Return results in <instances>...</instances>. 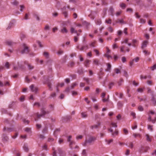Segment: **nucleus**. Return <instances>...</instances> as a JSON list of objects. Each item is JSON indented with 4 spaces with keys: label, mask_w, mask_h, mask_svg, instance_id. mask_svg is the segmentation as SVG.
<instances>
[{
    "label": "nucleus",
    "mask_w": 156,
    "mask_h": 156,
    "mask_svg": "<svg viewBox=\"0 0 156 156\" xmlns=\"http://www.w3.org/2000/svg\"><path fill=\"white\" fill-rule=\"evenodd\" d=\"M96 140V137L94 136H90L88 139H86L85 142L83 144V145L84 146H87V143H88L90 144L91 143H94V142Z\"/></svg>",
    "instance_id": "1"
},
{
    "label": "nucleus",
    "mask_w": 156,
    "mask_h": 156,
    "mask_svg": "<svg viewBox=\"0 0 156 156\" xmlns=\"http://www.w3.org/2000/svg\"><path fill=\"white\" fill-rule=\"evenodd\" d=\"M45 108L44 106H42L41 109V114H37V115L38 118H40L41 117L44 116L46 114H49L50 112V111H45Z\"/></svg>",
    "instance_id": "2"
},
{
    "label": "nucleus",
    "mask_w": 156,
    "mask_h": 156,
    "mask_svg": "<svg viewBox=\"0 0 156 156\" xmlns=\"http://www.w3.org/2000/svg\"><path fill=\"white\" fill-rule=\"evenodd\" d=\"M22 45L23 49L21 51V53L23 54L28 53L30 51L28 47L25 44H23Z\"/></svg>",
    "instance_id": "3"
},
{
    "label": "nucleus",
    "mask_w": 156,
    "mask_h": 156,
    "mask_svg": "<svg viewBox=\"0 0 156 156\" xmlns=\"http://www.w3.org/2000/svg\"><path fill=\"white\" fill-rule=\"evenodd\" d=\"M103 69L102 68H101L100 69L99 72L98 73V79L99 80H101L102 79L103 76L104 75V73L103 72Z\"/></svg>",
    "instance_id": "4"
},
{
    "label": "nucleus",
    "mask_w": 156,
    "mask_h": 156,
    "mask_svg": "<svg viewBox=\"0 0 156 156\" xmlns=\"http://www.w3.org/2000/svg\"><path fill=\"white\" fill-rule=\"evenodd\" d=\"M2 141L4 142H7L9 139L8 137L5 134H3L2 136Z\"/></svg>",
    "instance_id": "5"
},
{
    "label": "nucleus",
    "mask_w": 156,
    "mask_h": 156,
    "mask_svg": "<svg viewBox=\"0 0 156 156\" xmlns=\"http://www.w3.org/2000/svg\"><path fill=\"white\" fill-rule=\"evenodd\" d=\"M30 88L32 91L34 92L35 93H36L38 90V88L34 87V84L31 85L30 86Z\"/></svg>",
    "instance_id": "6"
},
{
    "label": "nucleus",
    "mask_w": 156,
    "mask_h": 156,
    "mask_svg": "<svg viewBox=\"0 0 156 156\" xmlns=\"http://www.w3.org/2000/svg\"><path fill=\"white\" fill-rule=\"evenodd\" d=\"M115 23H113V25H115V23H123V24H126V22H125L123 21V19L120 20V19H118L117 20H115Z\"/></svg>",
    "instance_id": "7"
},
{
    "label": "nucleus",
    "mask_w": 156,
    "mask_h": 156,
    "mask_svg": "<svg viewBox=\"0 0 156 156\" xmlns=\"http://www.w3.org/2000/svg\"><path fill=\"white\" fill-rule=\"evenodd\" d=\"M148 43V41H144L141 47V48L142 49H144V48H146L147 46V44Z\"/></svg>",
    "instance_id": "8"
},
{
    "label": "nucleus",
    "mask_w": 156,
    "mask_h": 156,
    "mask_svg": "<svg viewBox=\"0 0 156 156\" xmlns=\"http://www.w3.org/2000/svg\"><path fill=\"white\" fill-rule=\"evenodd\" d=\"M60 32L62 34H66L68 32V30L66 27H63L60 30Z\"/></svg>",
    "instance_id": "9"
},
{
    "label": "nucleus",
    "mask_w": 156,
    "mask_h": 156,
    "mask_svg": "<svg viewBox=\"0 0 156 156\" xmlns=\"http://www.w3.org/2000/svg\"><path fill=\"white\" fill-rule=\"evenodd\" d=\"M3 130V131H6L7 132L9 133L13 131V128H7V129H6L5 127H4Z\"/></svg>",
    "instance_id": "10"
},
{
    "label": "nucleus",
    "mask_w": 156,
    "mask_h": 156,
    "mask_svg": "<svg viewBox=\"0 0 156 156\" xmlns=\"http://www.w3.org/2000/svg\"><path fill=\"white\" fill-rule=\"evenodd\" d=\"M101 125V123L100 122H98V124L96 125H94L93 126H91L90 127V128L92 129H97Z\"/></svg>",
    "instance_id": "11"
},
{
    "label": "nucleus",
    "mask_w": 156,
    "mask_h": 156,
    "mask_svg": "<svg viewBox=\"0 0 156 156\" xmlns=\"http://www.w3.org/2000/svg\"><path fill=\"white\" fill-rule=\"evenodd\" d=\"M114 9L112 6L110 7L109 9V12L111 15L113 16L114 15L113 13L114 12Z\"/></svg>",
    "instance_id": "12"
},
{
    "label": "nucleus",
    "mask_w": 156,
    "mask_h": 156,
    "mask_svg": "<svg viewBox=\"0 0 156 156\" xmlns=\"http://www.w3.org/2000/svg\"><path fill=\"white\" fill-rule=\"evenodd\" d=\"M151 101L154 106L156 105V99L153 96L152 97Z\"/></svg>",
    "instance_id": "13"
},
{
    "label": "nucleus",
    "mask_w": 156,
    "mask_h": 156,
    "mask_svg": "<svg viewBox=\"0 0 156 156\" xmlns=\"http://www.w3.org/2000/svg\"><path fill=\"white\" fill-rule=\"evenodd\" d=\"M90 61V60H89L87 59L84 62V65L85 66L87 67H89V62Z\"/></svg>",
    "instance_id": "14"
},
{
    "label": "nucleus",
    "mask_w": 156,
    "mask_h": 156,
    "mask_svg": "<svg viewBox=\"0 0 156 156\" xmlns=\"http://www.w3.org/2000/svg\"><path fill=\"white\" fill-rule=\"evenodd\" d=\"M6 44L8 45L12 46L15 43L12 41H7L6 42Z\"/></svg>",
    "instance_id": "15"
},
{
    "label": "nucleus",
    "mask_w": 156,
    "mask_h": 156,
    "mask_svg": "<svg viewBox=\"0 0 156 156\" xmlns=\"http://www.w3.org/2000/svg\"><path fill=\"white\" fill-rule=\"evenodd\" d=\"M146 137L147 141L148 142H151V139L150 136L148 134H146Z\"/></svg>",
    "instance_id": "16"
},
{
    "label": "nucleus",
    "mask_w": 156,
    "mask_h": 156,
    "mask_svg": "<svg viewBox=\"0 0 156 156\" xmlns=\"http://www.w3.org/2000/svg\"><path fill=\"white\" fill-rule=\"evenodd\" d=\"M107 68L105 70L106 71H110L111 67V65L109 63L107 64Z\"/></svg>",
    "instance_id": "17"
},
{
    "label": "nucleus",
    "mask_w": 156,
    "mask_h": 156,
    "mask_svg": "<svg viewBox=\"0 0 156 156\" xmlns=\"http://www.w3.org/2000/svg\"><path fill=\"white\" fill-rule=\"evenodd\" d=\"M115 85V83L114 82H112L108 84V88L110 89H111L112 88V87L114 86Z\"/></svg>",
    "instance_id": "18"
},
{
    "label": "nucleus",
    "mask_w": 156,
    "mask_h": 156,
    "mask_svg": "<svg viewBox=\"0 0 156 156\" xmlns=\"http://www.w3.org/2000/svg\"><path fill=\"white\" fill-rule=\"evenodd\" d=\"M28 68L29 70L33 69L34 68V66L30 64H28Z\"/></svg>",
    "instance_id": "19"
},
{
    "label": "nucleus",
    "mask_w": 156,
    "mask_h": 156,
    "mask_svg": "<svg viewBox=\"0 0 156 156\" xmlns=\"http://www.w3.org/2000/svg\"><path fill=\"white\" fill-rule=\"evenodd\" d=\"M70 30L72 34L73 33H77V31L75 30V29L73 27L71 28Z\"/></svg>",
    "instance_id": "20"
},
{
    "label": "nucleus",
    "mask_w": 156,
    "mask_h": 156,
    "mask_svg": "<svg viewBox=\"0 0 156 156\" xmlns=\"http://www.w3.org/2000/svg\"><path fill=\"white\" fill-rule=\"evenodd\" d=\"M49 107L50 108V110L49 111H50V112L54 110V105L52 104H50L49 105Z\"/></svg>",
    "instance_id": "21"
},
{
    "label": "nucleus",
    "mask_w": 156,
    "mask_h": 156,
    "mask_svg": "<svg viewBox=\"0 0 156 156\" xmlns=\"http://www.w3.org/2000/svg\"><path fill=\"white\" fill-rule=\"evenodd\" d=\"M43 55L46 58H48L49 57V54L48 52H44L43 53Z\"/></svg>",
    "instance_id": "22"
},
{
    "label": "nucleus",
    "mask_w": 156,
    "mask_h": 156,
    "mask_svg": "<svg viewBox=\"0 0 156 156\" xmlns=\"http://www.w3.org/2000/svg\"><path fill=\"white\" fill-rule=\"evenodd\" d=\"M75 142L73 141H71L70 142V143L69 144V147L71 149H73V147H72V145L73 144H75Z\"/></svg>",
    "instance_id": "23"
},
{
    "label": "nucleus",
    "mask_w": 156,
    "mask_h": 156,
    "mask_svg": "<svg viewBox=\"0 0 156 156\" xmlns=\"http://www.w3.org/2000/svg\"><path fill=\"white\" fill-rule=\"evenodd\" d=\"M82 117L83 118H86L87 117V115L85 112H82L81 114Z\"/></svg>",
    "instance_id": "24"
},
{
    "label": "nucleus",
    "mask_w": 156,
    "mask_h": 156,
    "mask_svg": "<svg viewBox=\"0 0 156 156\" xmlns=\"http://www.w3.org/2000/svg\"><path fill=\"white\" fill-rule=\"evenodd\" d=\"M48 128L47 127H45L42 130V133H47Z\"/></svg>",
    "instance_id": "25"
},
{
    "label": "nucleus",
    "mask_w": 156,
    "mask_h": 156,
    "mask_svg": "<svg viewBox=\"0 0 156 156\" xmlns=\"http://www.w3.org/2000/svg\"><path fill=\"white\" fill-rule=\"evenodd\" d=\"M120 6L123 9H125L126 7V5L124 3H122L120 4Z\"/></svg>",
    "instance_id": "26"
},
{
    "label": "nucleus",
    "mask_w": 156,
    "mask_h": 156,
    "mask_svg": "<svg viewBox=\"0 0 156 156\" xmlns=\"http://www.w3.org/2000/svg\"><path fill=\"white\" fill-rule=\"evenodd\" d=\"M117 105L119 108H121L123 106V104L121 101H119L118 102Z\"/></svg>",
    "instance_id": "27"
},
{
    "label": "nucleus",
    "mask_w": 156,
    "mask_h": 156,
    "mask_svg": "<svg viewBox=\"0 0 156 156\" xmlns=\"http://www.w3.org/2000/svg\"><path fill=\"white\" fill-rule=\"evenodd\" d=\"M23 148L24 150L27 152L29 151V148L27 146L24 145L23 147Z\"/></svg>",
    "instance_id": "28"
},
{
    "label": "nucleus",
    "mask_w": 156,
    "mask_h": 156,
    "mask_svg": "<svg viewBox=\"0 0 156 156\" xmlns=\"http://www.w3.org/2000/svg\"><path fill=\"white\" fill-rule=\"evenodd\" d=\"M140 22L141 23L144 24L146 22V20L142 18L140 19Z\"/></svg>",
    "instance_id": "29"
},
{
    "label": "nucleus",
    "mask_w": 156,
    "mask_h": 156,
    "mask_svg": "<svg viewBox=\"0 0 156 156\" xmlns=\"http://www.w3.org/2000/svg\"><path fill=\"white\" fill-rule=\"evenodd\" d=\"M147 93H150V94H153V92L152 91L151 89L149 87L147 88Z\"/></svg>",
    "instance_id": "30"
},
{
    "label": "nucleus",
    "mask_w": 156,
    "mask_h": 156,
    "mask_svg": "<svg viewBox=\"0 0 156 156\" xmlns=\"http://www.w3.org/2000/svg\"><path fill=\"white\" fill-rule=\"evenodd\" d=\"M34 106H36L37 107H39L40 106V104L39 102H36L34 104Z\"/></svg>",
    "instance_id": "31"
},
{
    "label": "nucleus",
    "mask_w": 156,
    "mask_h": 156,
    "mask_svg": "<svg viewBox=\"0 0 156 156\" xmlns=\"http://www.w3.org/2000/svg\"><path fill=\"white\" fill-rule=\"evenodd\" d=\"M13 23L12 22H10L9 24V25L7 28V30L9 29L13 26Z\"/></svg>",
    "instance_id": "32"
},
{
    "label": "nucleus",
    "mask_w": 156,
    "mask_h": 156,
    "mask_svg": "<svg viewBox=\"0 0 156 156\" xmlns=\"http://www.w3.org/2000/svg\"><path fill=\"white\" fill-rule=\"evenodd\" d=\"M25 131L28 133H31V129L29 128H25Z\"/></svg>",
    "instance_id": "33"
},
{
    "label": "nucleus",
    "mask_w": 156,
    "mask_h": 156,
    "mask_svg": "<svg viewBox=\"0 0 156 156\" xmlns=\"http://www.w3.org/2000/svg\"><path fill=\"white\" fill-rule=\"evenodd\" d=\"M56 96V94L54 92V93H51V94L50 97H49V98H54Z\"/></svg>",
    "instance_id": "34"
},
{
    "label": "nucleus",
    "mask_w": 156,
    "mask_h": 156,
    "mask_svg": "<svg viewBox=\"0 0 156 156\" xmlns=\"http://www.w3.org/2000/svg\"><path fill=\"white\" fill-rule=\"evenodd\" d=\"M18 66L21 69H23L25 68V67L24 66H23L21 64H20L19 62L18 63Z\"/></svg>",
    "instance_id": "35"
},
{
    "label": "nucleus",
    "mask_w": 156,
    "mask_h": 156,
    "mask_svg": "<svg viewBox=\"0 0 156 156\" xmlns=\"http://www.w3.org/2000/svg\"><path fill=\"white\" fill-rule=\"evenodd\" d=\"M114 71L115 72V73L117 74L120 73L121 72L120 70L118 68L115 69H114Z\"/></svg>",
    "instance_id": "36"
},
{
    "label": "nucleus",
    "mask_w": 156,
    "mask_h": 156,
    "mask_svg": "<svg viewBox=\"0 0 156 156\" xmlns=\"http://www.w3.org/2000/svg\"><path fill=\"white\" fill-rule=\"evenodd\" d=\"M130 115L131 116H133V119H135L136 118V114L135 112H131Z\"/></svg>",
    "instance_id": "37"
},
{
    "label": "nucleus",
    "mask_w": 156,
    "mask_h": 156,
    "mask_svg": "<svg viewBox=\"0 0 156 156\" xmlns=\"http://www.w3.org/2000/svg\"><path fill=\"white\" fill-rule=\"evenodd\" d=\"M144 88H138L137 90V91L138 92H140L141 93H142L143 92L144 89Z\"/></svg>",
    "instance_id": "38"
},
{
    "label": "nucleus",
    "mask_w": 156,
    "mask_h": 156,
    "mask_svg": "<svg viewBox=\"0 0 156 156\" xmlns=\"http://www.w3.org/2000/svg\"><path fill=\"white\" fill-rule=\"evenodd\" d=\"M129 147L131 148L132 149L133 147V143L132 142H130L129 143Z\"/></svg>",
    "instance_id": "39"
},
{
    "label": "nucleus",
    "mask_w": 156,
    "mask_h": 156,
    "mask_svg": "<svg viewBox=\"0 0 156 156\" xmlns=\"http://www.w3.org/2000/svg\"><path fill=\"white\" fill-rule=\"evenodd\" d=\"M138 109L139 111H142L144 110V108L141 106H139L138 107Z\"/></svg>",
    "instance_id": "40"
},
{
    "label": "nucleus",
    "mask_w": 156,
    "mask_h": 156,
    "mask_svg": "<svg viewBox=\"0 0 156 156\" xmlns=\"http://www.w3.org/2000/svg\"><path fill=\"white\" fill-rule=\"evenodd\" d=\"M75 64V63L73 62H70L69 63V66H70L71 67L73 66Z\"/></svg>",
    "instance_id": "41"
},
{
    "label": "nucleus",
    "mask_w": 156,
    "mask_h": 156,
    "mask_svg": "<svg viewBox=\"0 0 156 156\" xmlns=\"http://www.w3.org/2000/svg\"><path fill=\"white\" fill-rule=\"evenodd\" d=\"M22 121L24 123L27 124H28L29 122V121L28 120H26L25 119H23Z\"/></svg>",
    "instance_id": "42"
},
{
    "label": "nucleus",
    "mask_w": 156,
    "mask_h": 156,
    "mask_svg": "<svg viewBox=\"0 0 156 156\" xmlns=\"http://www.w3.org/2000/svg\"><path fill=\"white\" fill-rule=\"evenodd\" d=\"M63 14L64 15L65 17L66 18L68 16V12L67 11L64 12H62Z\"/></svg>",
    "instance_id": "43"
},
{
    "label": "nucleus",
    "mask_w": 156,
    "mask_h": 156,
    "mask_svg": "<svg viewBox=\"0 0 156 156\" xmlns=\"http://www.w3.org/2000/svg\"><path fill=\"white\" fill-rule=\"evenodd\" d=\"M108 30L109 32L111 33L113 31L112 28L111 27H109L108 28Z\"/></svg>",
    "instance_id": "44"
},
{
    "label": "nucleus",
    "mask_w": 156,
    "mask_h": 156,
    "mask_svg": "<svg viewBox=\"0 0 156 156\" xmlns=\"http://www.w3.org/2000/svg\"><path fill=\"white\" fill-rule=\"evenodd\" d=\"M101 23V19H99L97 20L96 23L97 25H100Z\"/></svg>",
    "instance_id": "45"
},
{
    "label": "nucleus",
    "mask_w": 156,
    "mask_h": 156,
    "mask_svg": "<svg viewBox=\"0 0 156 156\" xmlns=\"http://www.w3.org/2000/svg\"><path fill=\"white\" fill-rule=\"evenodd\" d=\"M111 20L110 19H109L108 20H105V23L108 24H110L111 23Z\"/></svg>",
    "instance_id": "46"
},
{
    "label": "nucleus",
    "mask_w": 156,
    "mask_h": 156,
    "mask_svg": "<svg viewBox=\"0 0 156 156\" xmlns=\"http://www.w3.org/2000/svg\"><path fill=\"white\" fill-rule=\"evenodd\" d=\"M50 29V27L48 25H47L45 26L44 27V30H49Z\"/></svg>",
    "instance_id": "47"
},
{
    "label": "nucleus",
    "mask_w": 156,
    "mask_h": 156,
    "mask_svg": "<svg viewBox=\"0 0 156 156\" xmlns=\"http://www.w3.org/2000/svg\"><path fill=\"white\" fill-rule=\"evenodd\" d=\"M98 62L99 61L97 59H94V63L97 65H98Z\"/></svg>",
    "instance_id": "48"
},
{
    "label": "nucleus",
    "mask_w": 156,
    "mask_h": 156,
    "mask_svg": "<svg viewBox=\"0 0 156 156\" xmlns=\"http://www.w3.org/2000/svg\"><path fill=\"white\" fill-rule=\"evenodd\" d=\"M83 80H85L88 84L89 83V79L88 78H83Z\"/></svg>",
    "instance_id": "49"
},
{
    "label": "nucleus",
    "mask_w": 156,
    "mask_h": 156,
    "mask_svg": "<svg viewBox=\"0 0 156 156\" xmlns=\"http://www.w3.org/2000/svg\"><path fill=\"white\" fill-rule=\"evenodd\" d=\"M119 133L118 131L116 130L114 133H112V135L113 136H114L115 135H117Z\"/></svg>",
    "instance_id": "50"
},
{
    "label": "nucleus",
    "mask_w": 156,
    "mask_h": 156,
    "mask_svg": "<svg viewBox=\"0 0 156 156\" xmlns=\"http://www.w3.org/2000/svg\"><path fill=\"white\" fill-rule=\"evenodd\" d=\"M19 99L21 101H23L24 100V97L23 96H21Z\"/></svg>",
    "instance_id": "51"
},
{
    "label": "nucleus",
    "mask_w": 156,
    "mask_h": 156,
    "mask_svg": "<svg viewBox=\"0 0 156 156\" xmlns=\"http://www.w3.org/2000/svg\"><path fill=\"white\" fill-rule=\"evenodd\" d=\"M13 5H17L19 3L16 0L14 2L12 3Z\"/></svg>",
    "instance_id": "52"
},
{
    "label": "nucleus",
    "mask_w": 156,
    "mask_h": 156,
    "mask_svg": "<svg viewBox=\"0 0 156 156\" xmlns=\"http://www.w3.org/2000/svg\"><path fill=\"white\" fill-rule=\"evenodd\" d=\"M52 15L54 17H56L58 15V13L57 12H55L52 13Z\"/></svg>",
    "instance_id": "53"
},
{
    "label": "nucleus",
    "mask_w": 156,
    "mask_h": 156,
    "mask_svg": "<svg viewBox=\"0 0 156 156\" xmlns=\"http://www.w3.org/2000/svg\"><path fill=\"white\" fill-rule=\"evenodd\" d=\"M78 73L80 74H81L83 73V69H81L79 70L78 71Z\"/></svg>",
    "instance_id": "54"
},
{
    "label": "nucleus",
    "mask_w": 156,
    "mask_h": 156,
    "mask_svg": "<svg viewBox=\"0 0 156 156\" xmlns=\"http://www.w3.org/2000/svg\"><path fill=\"white\" fill-rule=\"evenodd\" d=\"M63 53V51L61 50H60L58 52H57V54L58 55H62V54Z\"/></svg>",
    "instance_id": "55"
},
{
    "label": "nucleus",
    "mask_w": 156,
    "mask_h": 156,
    "mask_svg": "<svg viewBox=\"0 0 156 156\" xmlns=\"http://www.w3.org/2000/svg\"><path fill=\"white\" fill-rule=\"evenodd\" d=\"M20 38L21 40L23 39L25 37V35L23 34H20Z\"/></svg>",
    "instance_id": "56"
},
{
    "label": "nucleus",
    "mask_w": 156,
    "mask_h": 156,
    "mask_svg": "<svg viewBox=\"0 0 156 156\" xmlns=\"http://www.w3.org/2000/svg\"><path fill=\"white\" fill-rule=\"evenodd\" d=\"M111 125H112V126L113 127H117V125H116V123L112 122L111 123Z\"/></svg>",
    "instance_id": "57"
},
{
    "label": "nucleus",
    "mask_w": 156,
    "mask_h": 156,
    "mask_svg": "<svg viewBox=\"0 0 156 156\" xmlns=\"http://www.w3.org/2000/svg\"><path fill=\"white\" fill-rule=\"evenodd\" d=\"M133 136L136 138L137 136H139V137H141V135L139 134H136L134 133L133 134Z\"/></svg>",
    "instance_id": "58"
},
{
    "label": "nucleus",
    "mask_w": 156,
    "mask_h": 156,
    "mask_svg": "<svg viewBox=\"0 0 156 156\" xmlns=\"http://www.w3.org/2000/svg\"><path fill=\"white\" fill-rule=\"evenodd\" d=\"M151 68L152 70H154V69H156V64L154 65H153L151 67Z\"/></svg>",
    "instance_id": "59"
},
{
    "label": "nucleus",
    "mask_w": 156,
    "mask_h": 156,
    "mask_svg": "<svg viewBox=\"0 0 156 156\" xmlns=\"http://www.w3.org/2000/svg\"><path fill=\"white\" fill-rule=\"evenodd\" d=\"M123 130L125 134L126 135L128 133V132L127 129H123Z\"/></svg>",
    "instance_id": "60"
},
{
    "label": "nucleus",
    "mask_w": 156,
    "mask_h": 156,
    "mask_svg": "<svg viewBox=\"0 0 156 156\" xmlns=\"http://www.w3.org/2000/svg\"><path fill=\"white\" fill-rule=\"evenodd\" d=\"M125 46H122L120 47V51L121 52H124V48Z\"/></svg>",
    "instance_id": "61"
},
{
    "label": "nucleus",
    "mask_w": 156,
    "mask_h": 156,
    "mask_svg": "<svg viewBox=\"0 0 156 156\" xmlns=\"http://www.w3.org/2000/svg\"><path fill=\"white\" fill-rule=\"evenodd\" d=\"M95 42H93L90 44V46L91 47H95Z\"/></svg>",
    "instance_id": "62"
},
{
    "label": "nucleus",
    "mask_w": 156,
    "mask_h": 156,
    "mask_svg": "<svg viewBox=\"0 0 156 156\" xmlns=\"http://www.w3.org/2000/svg\"><path fill=\"white\" fill-rule=\"evenodd\" d=\"M122 60L123 62L124 63L126 61V59L125 57H123L122 58Z\"/></svg>",
    "instance_id": "63"
},
{
    "label": "nucleus",
    "mask_w": 156,
    "mask_h": 156,
    "mask_svg": "<svg viewBox=\"0 0 156 156\" xmlns=\"http://www.w3.org/2000/svg\"><path fill=\"white\" fill-rule=\"evenodd\" d=\"M83 24L87 26H89L90 24V23H88L85 21L83 22Z\"/></svg>",
    "instance_id": "64"
}]
</instances>
